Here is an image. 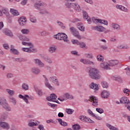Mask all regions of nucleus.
<instances>
[{
  "label": "nucleus",
  "mask_w": 130,
  "mask_h": 130,
  "mask_svg": "<svg viewBox=\"0 0 130 130\" xmlns=\"http://www.w3.org/2000/svg\"><path fill=\"white\" fill-rule=\"evenodd\" d=\"M57 78V77H56V76H52L49 78V80L50 82L53 83V82L55 81Z\"/></svg>",
  "instance_id": "nucleus-53"
},
{
  "label": "nucleus",
  "mask_w": 130,
  "mask_h": 130,
  "mask_svg": "<svg viewBox=\"0 0 130 130\" xmlns=\"http://www.w3.org/2000/svg\"><path fill=\"white\" fill-rule=\"evenodd\" d=\"M11 53H13V54H15V55H18L19 53V51L16 49H14L13 50H11L10 51Z\"/></svg>",
  "instance_id": "nucleus-42"
},
{
  "label": "nucleus",
  "mask_w": 130,
  "mask_h": 130,
  "mask_svg": "<svg viewBox=\"0 0 130 130\" xmlns=\"http://www.w3.org/2000/svg\"><path fill=\"white\" fill-rule=\"evenodd\" d=\"M77 28L79 29V30H80V31H82V32H84L85 31V27L83 25V24L78 23L77 24Z\"/></svg>",
  "instance_id": "nucleus-29"
},
{
  "label": "nucleus",
  "mask_w": 130,
  "mask_h": 130,
  "mask_svg": "<svg viewBox=\"0 0 130 130\" xmlns=\"http://www.w3.org/2000/svg\"><path fill=\"white\" fill-rule=\"evenodd\" d=\"M92 21L94 24H98V23H100V22L101 21V19H96L95 17L92 18Z\"/></svg>",
  "instance_id": "nucleus-38"
},
{
  "label": "nucleus",
  "mask_w": 130,
  "mask_h": 130,
  "mask_svg": "<svg viewBox=\"0 0 130 130\" xmlns=\"http://www.w3.org/2000/svg\"><path fill=\"white\" fill-rule=\"evenodd\" d=\"M79 119L81 120V121H83V122H89V123H94V121L92 120L90 118H88L85 116H80L79 117Z\"/></svg>",
  "instance_id": "nucleus-6"
},
{
  "label": "nucleus",
  "mask_w": 130,
  "mask_h": 130,
  "mask_svg": "<svg viewBox=\"0 0 130 130\" xmlns=\"http://www.w3.org/2000/svg\"><path fill=\"white\" fill-rule=\"evenodd\" d=\"M91 29L92 30H96V31H98L99 32H104L106 30L105 27L102 26H92Z\"/></svg>",
  "instance_id": "nucleus-8"
},
{
  "label": "nucleus",
  "mask_w": 130,
  "mask_h": 130,
  "mask_svg": "<svg viewBox=\"0 0 130 130\" xmlns=\"http://www.w3.org/2000/svg\"><path fill=\"white\" fill-rule=\"evenodd\" d=\"M57 23L58 24V26L61 27V29H66V26L63 25V23L62 22H60V21H57Z\"/></svg>",
  "instance_id": "nucleus-48"
},
{
  "label": "nucleus",
  "mask_w": 130,
  "mask_h": 130,
  "mask_svg": "<svg viewBox=\"0 0 130 130\" xmlns=\"http://www.w3.org/2000/svg\"><path fill=\"white\" fill-rule=\"evenodd\" d=\"M34 61L36 64H38V66H39L41 68H43L45 66L44 63H43V62L40 60V59H35Z\"/></svg>",
  "instance_id": "nucleus-20"
},
{
  "label": "nucleus",
  "mask_w": 130,
  "mask_h": 130,
  "mask_svg": "<svg viewBox=\"0 0 130 130\" xmlns=\"http://www.w3.org/2000/svg\"><path fill=\"white\" fill-rule=\"evenodd\" d=\"M21 33H22V34L27 35L29 34V32H30V31L28 29H22L21 30Z\"/></svg>",
  "instance_id": "nucleus-44"
},
{
  "label": "nucleus",
  "mask_w": 130,
  "mask_h": 130,
  "mask_svg": "<svg viewBox=\"0 0 130 130\" xmlns=\"http://www.w3.org/2000/svg\"><path fill=\"white\" fill-rule=\"evenodd\" d=\"M19 97L21 99H23V100H24L26 103H29V101H28V99H27V97H29L28 95L25 94L24 96H23L22 94H19Z\"/></svg>",
  "instance_id": "nucleus-22"
},
{
  "label": "nucleus",
  "mask_w": 130,
  "mask_h": 130,
  "mask_svg": "<svg viewBox=\"0 0 130 130\" xmlns=\"http://www.w3.org/2000/svg\"><path fill=\"white\" fill-rule=\"evenodd\" d=\"M80 62L84 63V64H92L94 65V62L93 61H90L88 59H81Z\"/></svg>",
  "instance_id": "nucleus-18"
},
{
  "label": "nucleus",
  "mask_w": 130,
  "mask_h": 130,
  "mask_svg": "<svg viewBox=\"0 0 130 130\" xmlns=\"http://www.w3.org/2000/svg\"><path fill=\"white\" fill-rule=\"evenodd\" d=\"M22 51H24L25 52H29V53H31L32 52H37V49H30V48H22Z\"/></svg>",
  "instance_id": "nucleus-9"
},
{
  "label": "nucleus",
  "mask_w": 130,
  "mask_h": 130,
  "mask_svg": "<svg viewBox=\"0 0 130 130\" xmlns=\"http://www.w3.org/2000/svg\"><path fill=\"white\" fill-rule=\"evenodd\" d=\"M83 19L87 20L88 24H91V18L88 15V13L86 11H83Z\"/></svg>",
  "instance_id": "nucleus-14"
},
{
  "label": "nucleus",
  "mask_w": 130,
  "mask_h": 130,
  "mask_svg": "<svg viewBox=\"0 0 130 130\" xmlns=\"http://www.w3.org/2000/svg\"><path fill=\"white\" fill-rule=\"evenodd\" d=\"M107 126L111 130H119L118 128L115 127L114 126L110 125V124H107Z\"/></svg>",
  "instance_id": "nucleus-37"
},
{
  "label": "nucleus",
  "mask_w": 130,
  "mask_h": 130,
  "mask_svg": "<svg viewBox=\"0 0 130 130\" xmlns=\"http://www.w3.org/2000/svg\"><path fill=\"white\" fill-rule=\"evenodd\" d=\"M43 78L45 79V85L47 88H48L50 90H53V87L51 86L50 83H49V81H48V79L46 77V76L43 75Z\"/></svg>",
  "instance_id": "nucleus-7"
},
{
  "label": "nucleus",
  "mask_w": 130,
  "mask_h": 130,
  "mask_svg": "<svg viewBox=\"0 0 130 130\" xmlns=\"http://www.w3.org/2000/svg\"><path fill=\"white\" fill-rule=\"evenodd\" d=\"M54 38L58 40H63L64 42L70 43V40L68 39V36L65 33L59 32L57 35H54Z\"/></svg>",
  "instance_id": "nucleus-3"
},
{
  "label": "nucleus",
  "mask_w": 130,
  "mask_h": 130,
  "mask_svg": "<svg viewBox=\"0 0 130 130\" xmlns=\"http://www.w3.org/2000/svg\"><path fill=\"white\" fill-rule=\"evenodd\" d=\"M96 58L99 61H103L104 59V58H103V56H102V55H98L96 57Z\"/></svg>",
  "instance_id": "nucleus-46"
},
{
  "label": "nucleus",
  "mask_w": 130,
  "mask_h": 130,
  "mask_svg": "<svg viewBox=\"0 0 130 130\" xmlns=\"http://www.w3.org/2000/svg\"><path fill=\"white\" fill-rule=\"evenodd\" d=\"M102 86L103 88H106V89H107L108 87V83H107L106 81H103L102 82Z\"/></svg>",
  "instance_id": "nucleus-45"
},
{
  "label": "nucleus",
  "mask_w": 130,
  "mask_h": 130,
  "mask_svg": "<svg viewBox=\"0 0 130 130\" xmlns=\"http://www.w3.org/2000/svg\"><path fill=\"white\" fill-rule=\"evenodd\" d=\"M89 87L90 89H92L95 91H98L99 90V84H95L94 82H92L89 84Z\"/></svg>",
  "instance_id": "nucleus-10"
},
{
  "label": "nucleus",
  "mask_w": 130,
  "mask_h": 130,
  "mask_svg": "<svg viewBox=\"0 0 130 130\" xmlns=\"http://www.w3.org/2000/svg\"><path fill=\"white\" fill-rule=\"evenodd\" d=\"M57 96L54 93H52L50 94V96L47 97V100L48 101H52V102H55L56 100Z\"/></svg>",
  "instance_id": "nucleus-12"
},
{
  "label": "nucleus",
  "mask_w": 130,
  "mask_h": 130,
  "mask_svg": "<svg viewBox=\"0 0 130 130\" xmlns=\"http://www.w3.org/2000/svg\"><path fill=\"white\" fill-rule=\"evenodd\" d=\"M31 72L34 75H39L40 73V72H41V70L36 67H34L31 69Z\"/></svg>",
  "instance_id": "nucleus-16"
},
{
  "label": "nucleus",
  "mask_w": 130,
  "mask_h": 130,
  "mask_svg": "<svg viewBox=\"0 0 130 130\" xmlns=\"http://www.w3.org/2000/svg\"><path fill=\"white\" fill-rule=\"evenodd\" d=\"M66 111L68 114H73V113L74 112V110L71 109H66Z\"/></svg>",
  "instance_id": "nucleus-49"
},
{
  "label": "nucleus",
  "mask_w": 130,
  "mask_h": 130,
  "mask_svg": "<svg viewBox=\"0 0 130 130\" xmlns=\"http://www.w3.org/2000/svg\"><path fill=\"white\" fill-rule=\"evenodd\" d=\"M92 102L93 106H97L98 105V99L94 95H91L89 96V100H84V102Z\"/></svg>",
  "instance_id": "nucleus-4"
},
{
  "label": "nucleus",
  "mask_w": 130,
  "mask_h": 130,
  "mask_svg": "<svg viewBox=\"0 0 130 130\" xmlns=\"http://www.w3.org/2000/svg\"><path fill=\"white\" fill-rule=\"evenodd\" d=\"M100 72L96 68H91L88 71V76L92 80H100L101 75L100 74Z\"/></svg>",
  "instance_id": "nucleus-1"
},
{
  "label": "nucleus",
  "mask_w": 130,
  "mask_h": 130,
  "mask_svg": "<svg viewBox=\"0 0 130 130\" xmlns=\"http://www.w3.org/2000/svg\"><path fill=\"white\" fill-rule=\"evenodd\" d=\"M44 59L45 61H46V62L49 63L50 64H51V63L53 62L52 59L47 56L44 57Z\"/></svg>",
  "instance_id": "nucleus-32"
},
{
  "label": "nucleus",
  "mask_w": 130,
  "mask_h": 130,
  "mask_svg": "<svg viewBox=\"0 0 130 130\" xmlns=\"http://www.w3.org/2000/svg\"><path fill=\"white\" fill-rule=\"evenodd\" d=\"M55 50H56V48H55V46H54L50 47L48 49V51L50 53H54Z\"/></svg>",
  "instance_id": "nucleus-31"
},
{
  "label": "nucleus",
  "mask_w": 130,
  "mask_h": 130,
  "mask_svg": "<svg viewBox=\"0 0 130 130\" xmlns=\"http://www.w3.org/2000/svg\"><path fill=\"white\" fill-rule=\"evenodd\" d=\"M28 126H35L36 125H38V124L37 123H35L34 122H31L28 123Z\"/></svg>",
  "instance_id": "nucleus-52"
},
{
  "label": "nucleus",
  "mask_w": 130,
  "mask_h": 130,
  "mask_svg": "<svg viewBox=\"0 0 130 130\" xmlns=\"http://www.w3.org/2000/svg\"><path fill=\"white\" fill-rule=\"evenodd\" d=\"M52 83L53 84H54L55 86H59V82L58 81V79H57V78L54 80Z\"/></svg>",
  "instance_id": "nucleus-54"
},
{
  "label": "nucleus",
  "mask_w": 130,
  "mask_h": 130,
  "mask_svg": "<svg viewBox=\"0 0 130 130\" xmlns=\"http://www.w3.org/2000/svg\"><path fill=\"white\" fill-rule=\"evenodd\" d=\"M71 42L73 44H77V45H79L80 44V42H79L78 40H72Z\"/></svg>",
  "instance_id": "nucleus-51"
},
{
  "label": "nucleus",
  "mask_w": 130,
  "mask_h": 130,
  "mask_svg": "<svg viewBox=\"0 0 130 130\" xmlns=\"http://www.w3.org/2000/svg\"><path fill=\"white\" fill-rule=\"evenodd\" d=\"M7 117H8V115L7 114L4 113L2 115L1 118H2V119H6Z\"/></svg>",
  "instance_id": "nucleus-62"
},
{
  "label": "nucleus",
  "mask_w": 130,
  "mask_h": 130,
  "mask_svg": "<svg viewBox=\"0 0 130 130\" xmlns=\"http://www.w3.org/2000/svg\"><path fill=\"white\" fill-rule=\"evenodd\" d=\"M72 128L74 130H80L81 129V126L78 124H76L72 126Z\"/></svg>",
  "instance_id": "nucleus-36"
},
{
  "label": "nucleus",
  "mask_w": 130,
  "mask_h": 130,
  "mask_svg": "<svg viewBox=\"0 0 130 130\" xmlns=\"http://www.w3.org/2000/svg\"><path fill=\"white\" fill-rule=\"evenodd\" d=\"M120 103L122 104H128L129 103V100L126 97H122L120 100Z\"/></svg>",
  "instance_id": "nucleus-19"
},
{
  "label": "nucleus",
  "mask_w": 130,
  "mask_h": 130,
  "mask_svg": "<svg viewBox=\"0 0 130 130\" xmlns=\"http://www.w3.org/2000/svg\"><path fill=\"white\" fill-rule=\"evenodd\" d=\"M2 13H3V14H5V15H7L8 14V9L6 8H3Z\"/></svg>",
  "instance_id": "nucleus-59"
},
{
  "label": "nucleus",
  "mask_w": 130,
  "mask_h": 130,
  "mask_svg": "<svg viewBox=\"0 0 130 130\" xmlns=\"http://www.w3.org/2000/svg\"><path fill=\"white\" fill-rule=\"evenodd\" d=\"M22 88L23 90H24V91H27L29 90V85L26 83H23L22 85Z\"/></svg>",
  "instance_id": "nucleus-35"
},
{
  "label": "nucleus",
  "mask_w": 130,
  "mask_h": 130,
  "mask_svg": "<svg viewBox=\"0 0 130 130\" xmlns=\"http://www.w3.org/2000/svg\"><path fill=\"white\" fill-rule=\"evenodd\" d=\"M9 100L11 103H13L14 105H16L17 104V101L16 100V99H15L13 96H10Z\"/></svg>",
  "instance_id": "nucleus-33"
},
{
  "label": "nucleus",
  "mask_w": 130,
  "mask_h": 130,
  "mask_svg": "<svg viewBox=\"0 0 130 130\" xmlns=\"http://www.w3.org/2000/svg\"><path fill=\"white\" fill-rule=\"evenodd\" d=\"M63 97H64L66 99V100H68V99L70 100H72V99H73L74 97L73 96V95H70V94H69L68 93H65L63 95Z\"/></svg>",
  "instance_id": "nucleus-26"
},
{
  "label": "nucleus",
  "mask_w": 130,
  "mask_h": 130,
  "mask_svg": "<svg viewBox=\"0 0 130 130\" xmlns=\"http://www.w3.org/2000/svg\"><path fill=\"white\" fill-rule=\"evenodd\" d=\"M57 120H58L60 125H62V126H68V123L64 121H62V119L59 118V119H57Z\"/></svg>",
  "instance_id": "nucleus-28"
},
{
  "label": "nucleus",
  "mask_w": 130,
  "mask_h": 130,
  "mask_svg": "<svg viewBox=\"0 0 130 130\" xmlns=\"http://www.w3.org/2000/svg\"><path fill=\"white\" fill-rule=\"evenodd\" d=\"M10 12H11V14H12V15H13V16H19V15H20V14L19 13L18 11H17L16 10H15L14 9H11Z\"/></svg>",
  "instance_id": "nucleus-30"
},
{
  "label": "nucleus",
  "mask_w": 130,
  "mask_h": 130,
  "mask_svg": "<svg viewBox=\"0 0 130 130\" xmlns=\"http://www.w3.org/2000/svg\"><path fill=\"white\" fill-rule=\"evenodd\" d=\"M85 56L87 58H93V55L92 54L86 53Z\"/></svg>",
  "instance_id": "nucleus-55"
},
{
  "label": "nucleus",
  "mask_w": 130,
  "mask_h": 130,
  "mask_svg": "<svg viewBox=\"0 0 130 130\" xmlns=\"http://www.w3.org/2000/svg\"><path fill=\"white\" fill-rule=\"evenodd\" d=\"M0 125L1 127H3V128H5V129H9L10 128V125L6 122H1L0 123Z\"/></svg>",
  "instance_id": "nucleus-17"
},
{
  "label": "nucleus",
  "mask_w": 130,
  "mask_h": 130,
  "mask_svg": "<svg viewBox=\"0 0 130 130\" xmlns=\"http://www.w3.org/2000/svg\"><path fill=\"white\" fill-rule=\"evenodd\" d=\"M88 113H89V114L90 115H92V116H95V114L94 113H93V112H92V111L90 109L88 110Z\"/></svg>",
  "instance_id": "nucleus-61"
},
{
  "label": "nucleus",
  "mask_w": 130,
  "mask_h": 130,
  "mask_svg": "<svg viewBox=\"0 0 130 130\" xmlns=\"http://www.w3.org/2000/svg\"><path fill=\"white\" fill-rule=\"evenodd\" d=\"M22 44L23 45H26L27 46H28V48H30V49H33V47H34V45L33 44L31 43H27L26 42H22Z\"/></svg>",
  "instance_id": "nucleus-23"
},
{
  "label": "nucleus",
  "mask_w": 130,
  "mask_h": 130,
  "mask_svg": "<svg viewBox=\"0 0 130 130\" xmlns=\"http://www.w3.org/2000/svg\"><path fill=\"white\" fill-rule=\"evenodd\" d=\"M96 111L99 113H100V114H102V113L104 112V110L100 108H96Z\"/></svg>",
  "instance_id": "nucleus-50"
},
{
  "label": "nucleus",
  "mask_w": 130,
  "mask_h": 130,
  "mask_svg": "<svg viewBox=\"0 0 130 130\" xmlns=\"http://www.w3.org/2000/svg\"><path fill=\"white\" fill-rule=\"evenodd\" d=\"M38 128H39L40 130H45V129H44V127L42 125H39Z\"/></svg>",
  "instance_id": "nucleus-64"
},
{
  "label": "nucleus",
  "mask_w": 130,
  "mask_h": 130,
  "mask_svg": "<svg viewBox=\"0 0 130 130\" xmlns=\"http://www.w3.org/2000/svg\"><path fill=\"white\" fill-rule=\"evenodd\" d=\"M6 91L10 96H13L14 94H15V91L12 90L10 89H7Z\"/></svg>",
  "instance_id": "nucleus-39"
},
{
  "label": "nucleus",
  "mask_w": 130,
  "mask_h": 130,
  "mask_svg": "<svg viewBox=\"0 0 130 130\" xmlns=\"http://www.w3.org/2000/svg\"><path fill=\"white\" fill-rule=\"evenodd\" d=\"M18 38L21 41H29V38H27L25 36L19 35L18 36Z\"/></svg>",
  "instance_id": "nucleus-24"
},
{
  "label": "nucleus",
  "mask_w": 130,
  "mask_h": 130,
  "mask_svg": "<svg viewBox=\"0 0 130 130\" xmlns=\"http://www.w3.org/2000/svg\"><path fill=\"white\" fill-rule=\"evenodd\" d=\"M75 6L74 3H71L70 2H67L65 3V6L66 8H68V9H70V8H73V6Z\"/></svg>",
  "instance_id": "nucleus-34"
},
{
  "label": "nucleus",
  "mask_w": 130,
  "mask_h": 130,
  "mask_svg": "<svg viewBox=\"0 0 130 130\" xmlns=\"http://www.w3.org/2000/svg\"><path fill=\"white\" fill-rule=\"evenodd\" d=\"M74 6H72V8L76 11V12H81V7L76 3H74Z\"/></svg>",
  "instance_id": "nucleus-25"
},
{
  "label": "nucleus",
  "mask_w": 130,
  "mask_h": 130,
  "mask_svg": "<svg viewBox=\"0 0 130 130\" xmlns=\"http://www.w3.org/2000/svg\"><path fill=\"white\" fill-rule=\"evenodd\" d=\"M35 91L38 93L39 96H40V97L42 96L43 95L42 90L38 88H35Z\"/></svg>",
  "instance_id": "nucleus-43"
},
{
  "label": "nucleus",
  "mask_w": 130,
  "mask_h": 130,
  "mask_svg": "<svg viewBox=\"0 0 130 130\" xmlns=\"http://www.w3.org/2000/svg\"><path fill=\"white\" fill-rule=\"evenodd\" d=\"M109 92L107 90H103L101 92V96L102 98H104V99H106V98H108L109 97Z\"/></svg>",
  "instance_id": "nucleus-15"
},
{
  "label": "nucleus",
  "mask_w": 130,
  "mask_h": 130,
  "mask_svg": "<svg viewBox=\"0 0 130 130\" xmlns=\"http://www.w3.org/2000/svg\"><path fill=\"white\" fill-rule=\"evenodd\" d=\"M46 121H47V123H50V122H52V123H54L55 124L57 123V121H53V120L52 119L48 120Z\"/></svg>",
  "instance_id": "nucleus-58"
},
{
  "label": "nucleus",
  "mask_w": 130,
  "mask_h": 130,
  "mask_svg": "<svg viewBox=\"0 0 130 130\" xmlns=\"http://www.w3.org/2000/svg\"><path fill=\"white\" fill-rule=\"evenodd\" d=\"M112 78L113 79V80H114L115 81H117L119 83H121V82H122V79H121V78L120 77H116L113 76Z\"/></svg>",
  "instance_id": "nucleus-40"
},
{
  "label": "nucleus",
  "mask_w": 130,
  "mask_h": 130,
  "mask_svg": "<svg viewBox=\"0 0 130 130\" xmlns=\"http://www.w3.org/2000/svg\"><path fill=\"white\" fill-rule=\"evenodd\" d=\"M100 24H104V25H106V26L108 25V22L106 20L101 19V21H100Z\"/></svg>",
  "instance_id": "nucleus-47"
},
{
  "label": "nucleus",
  "mask_w": 130,
  "mask_h": 130,
  "mask_svg": "<svg viewBox=\"0 0 130 130\" xmlns=\"http://www.w3.org/2000/svg\"><path fill=\"white\" fill-rule=\"evenodd\" d=\"M70 30L75 37H76L78 39L81 40V36H80V33L77 29H76V28H75V27H70Z\"/></svg>",
  "instance_id": "nucleus-5"
},
{
  "label": "nucleus",
  "mask_w": 130,
  "mask_h": 130,
  "mask_svg": "<svg viewBox=\"0 0 130 130\" xmlns=\"http://www.w3.org/2000/svg\"><path fill=\"white\" fill-rule=\"evenodd\" d=\"M117 48H119V49H128V48H129V47L128 46H127V45H120V46H118L117 47Z\"/></svg>",
  "instance_id": "nucleus-41"
},
{
  "label": "nucleus",
  "mask_w": 130,
  "mask_h": 130,
  "mask_svg": "<svg viewBox=\"0 0 130 130\" xmlns=\"http://www.w3.org/2000/svg\"><path fill=\"white\" fill-rule=\"evenodd\" d=\"M118 64V60H111L109 61V63H102L100 64L101 68L104 69V70H111L110 67H114Z\"/></svg>",
  "instance_id": "nucleus-2"
},
{
  "label": "nucleus",
  "mask_w": 130,
  "mask_h": 130,
  "mask_svg": "<svg viewBox=\"0 0 130 130\" xmlns=\"http://www.w3.org/2000/svg\"><path fill=\"white\" fill-rule=\"evenodd\" d=\"M13 77H14V76L11 73H8L7 75V77L8 78V79H11L13 78Z\"/></svg>",
  "instance_id": "nucleus-60"
},
{
  "label": "nucleus",
  "mask_w": 130,
  "mask_h": 130,
  "mask_svg": "<svg viewBox=\"0 0 130 130\" xmlns=\"http://www.w3.org/2000/svg\"><path fill=\"white\" fill-rule=\"evenodd\" d=\"M111 26L114 30H117L118 31L120 30V26L116 23H112Z\"/></svg>",
  "instance_id": "nucleus-27"
},
{
  "label": "nucleus",
  "mask_w": 130,
  "mask_h": 130,
  "mask_svg": "<svg viewBox=\"0 0 130 130\" xmlns=\"http://www.w3.org/2000/svg\"><path fill=\"white\" fill-rule=\"evenodd\" d=\"M101 50H106L108 49V47L107 46L102 45L100 46Z\"/></svg>",
  "instance_id": "nucleus-56"
},
{
  "label": "nucleus",
  "mask_w": 130,
  "mask_h": 130,
  "mask_svg": "<svg viewBox=\"0 0 130 130\" xmlns=\"http://www.w3.org/2000/svg\"><path fill=\"white\" fill-rule=\"evenodd\" d=\"M79 45L80 47H81V48H85V47H86V44H85L84 42H81V43H79Z\"/></svg>",
  "instance_id": "nucleus-57"
},
{
  "label": "nucleus",
  "mask_w": 130,
  "mask_h": 130,
  "mask_svg": "<svg viewBox=\"0 0 130 130\" xmlns=\"http://www.w3.org/2000/svg\"><path fill=\"white\" fill-rule=\"evenodd\" d=\"M3 32L5 33V35L7 36L13 37V32L9 29L5 28L3 30Z\"/></svg>",
  "instance_id": "nucleus-21"
},
{
  "label": "nucleus",
  "mask_w": 130,
  "mask_h": 130,
  "mask_svg": "<svg viewBox=\"0 0 130 130\" xmlns=\"http://www.w3.org/2000/svg\"><path fill=\"white\" fill-rule=\"evenodd\" d=\"M18 22L20 26H25L27 23V20H26V18L21 17L18 19Z\"/></svg>",
  "instance_id": "nucleus-11"
},
{
  "label": "nucleus",
  "mask_w": 130,
  "mask_h": 130,
  "mask_svg": "<svg viewBox=\"0 0 130 130\" xmlns=\"http://www.w3.org/2000/svg\"><path fill=\"white\" fill-rule=\"evenodd\" d=\"M1 105L6 111H11V107L9 106V104L6 102V100H4L3 103Z\"/></svg>",
  "instance_id": "nucleus-13"
},
{
  "label": "nucleus",
  "mask_w": 130,
  "mask_h": 130,
  "mask_svg": "<svg viewBox=\"0 0 130 130\" xmlns=\"http://www.w3.org/2000/svg\"><path fill=\"white\" fill-rule=\"evenodd\" d=\"M125 70H126V73L127 75V76H130V68H126Z\"/></svg>",
  "instance_id": "nucleus-63"
}]
</instances>
